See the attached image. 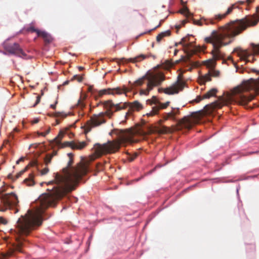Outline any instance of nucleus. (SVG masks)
Instances as JSON below:
<instances>
[{
    "mask_svg": "<svg viewBox=\"0 0 259 259\" xmlns=\"http://www.w3.org/2000/svg\"><path fill=\"white\" fill-rule=\"evenodd\" d=\"M67 155L70 157L67 166L63 168L62 174H55L54 180L47 183L48 185L54 186L47 189L48 193L42 194L31 204L32 209L28 210L25 215H22L16 222V228L10 230L16 242L9 246L7 252L0 254V259H8L15 251L21 252V247L24 237L41 225L45 210L50 206L55 205L57 200L74 190L82 177L89 171V166L85 163H79L76 166H72V155L71 153Z\"/></svg>",
    "mask_w": 259,
    "mask_h": 259,
    "instance_id": "nucleus-1",
    "label": "nucleus"
},
{
    "mask_svg": "<svg viewBox=\"0 0 259 259\" xmlns=\"http://www.w3.org/2000/svg\"><path fill=\"white\" fill-rule=\"evenodd\" d=\"M257 14L248 15L242 19L237 20L219 27L218 30H213L210 36L205 38L207 43L212 45L213 58L221 59L223 54L220 49L231 43L234 38L245 30L248 27L255 26L259 21V7L256 8Z\"/></svg>",
    "mask_w": 259,
    "mask_h": 259,
    "instance_id": "nucleus-2",
    "label": "nucleus"
},
{
    "mask_svg": "<svg viewBox=\"0 0 259 259\" xmlns=\"http://www.w3.org/2000/svg\"><path fill=\"white\" fill-rule=\"evenodd\" d=\"M259 90V80L250 78L244 80L242 83L235 87L229 92L224 94L218 100L212 103L213 109L221 108L223 106H229L235 103L241 106H246L252 100Z\"/></svg>",
    "mask_w": 259,
    "mask_h": 259,
    "instance_id": "nucleus-3",
    "label": "nucleus"
},
{
    "mask_svg": "<svg viewBox=\"0 0 259 259\" xmlns=\"http://www.w3.org/2000/svg\"><path fill=\"white\" fill-rule=\"evenodd\" d=\"M100 104L103 105L104 107L107 110L105 112H102L98 114H94L88 122V127L87 132H89L92 127L98 126L106 122L105 116L106 115L111 118L114 112L124 109L129 107L128 111L125 115V118H127L128 116L132 114L134 111H138L142 108V105L138 101H136L132 103L124 102L118 104H114L111 100L105 102H100ZM99 104H98L97 105Z\"/></svg>",
    "mask_w": 259,
    "mask_h": 259,
    "instance_id": "nucleus-4",
    "label": "nucleus"
},
{
    "mask_svg": "<svg viewBox=\"0 0 259 259\" xmlns=\"http://www.w3.org/2000/svg\"><path fill=\"white\" fill-rule=\"evenodd\" d=\"M112 133H114L118 136V142L108 141L103 144L96 143L94 145V154L96 157L103 154L116 151L121 145L125 144L137 142V140L133 138L134 132L131 130H115ZM112 134V132L110 133Z\"/></svg>",
    "mask_w": 259,
    "mask_h": 259,
    "instance_id": "nucleus-5",
    "label": "nucleus"
},
{
    "mask_svg": "<svg viewBox=\"0 0 259 259\" xmlns=\"http://www.w3.org/2000/svg\"><path fill=\"white\" fill-rule=\"evenodd\" d=\"M164 80V75L157 71L150 72L148 71L142 77L135 81L132 84V87H143L145 85L146 88L140 90L141 95H147L149 92L154 87L158 86Z\"/></svg>",
    "mask_w": 259,
    "mask_h": 259,
    "instance_id": "nucleus-6",
    "label": "nucleus"
},
{
    "mask_svg": "<svg viewBox=\"0 0 259 259\" xmlns=\"http://www.w3.org/2000/svg\"><path fill=\"white\" fill-rule=\"evenodd\" d=\"M89 91L91 93L93 96L96 100H97L99 97H101L104 95H121L122 94H126L128 91L127 89L125 87H117L114 88H108L107 89H103L100 91L95 90L93 87L90 86L89 87Z\"/></svg>",
    "mask_w": 259,
    "mask_h": 259,
    "instance_id": "nucleus-7",
    "label": "nucleus"
},
{
    "mask_svg": "<svg viewBox=\"0 0 259 259\" xmlns=\"http://www.w3.org/2000/svg\"><path fill=\"white\" fill-rule=\"evenodd\" d=\"M237 55L240 57V59L241 61H244L245 63L253 62L254 56L259 55V44L256 45L251 43L248 49H240L237 52Z\"/></svg>",
    "mask_w": 259,
    "mask_h": 259,
    "instance_id": "nucleus-8",
    "label": "nucleus"
},
{
    "mask_svg": "<svg viewBox=\"0 0 259 259\" xmlns=\"http://www.w3.org/2000/svg\"><path fill=\"white\" fill-rule=\"evenodd\" d=\"M1 199L4 206H0V211H4L6 209H14L15 213L19 211V209L17 208L19 201L17 196L15 193H11L3 195Z\"/></svg>",
    "mask_w": 259,
    "mask_h": 259,
    "instance_id": "nucleus-9",
    "label": "nucleus"
},
{
    "mask_svg": "<svg viewBox=\"0 0 259 259\" xmlns=\"http://www.w3.org/2000/svg\"><path fill=\"white\" fill-rule=\"evenodd\" d=\"M203 65L208 69V72L204 75L199 76L198 80L200 84H204L207 81L211 80V76H217L219 74V71L214 70L215 62L213 59H208L203 62Z\"/></svg>",
    "mask_w": 259,
    "mask_h": 259,
    "instance_id": "nucleus-10",
    "label": "nucleus"
},
{
    "mask_svg": "<svg viewBox=\"0 0 259 259\" xmlns=\"http://www.w3.org/2000/svg\"><path fill=\"white\" fill-rule=\"evenodd\" d=\"M147 102L152 106V110L146 114L148 116L158 114L160 109L166 108L169 104V102H166L165 103L162 104L155 97H153L152 100H148Z\"/></svg>",
    "mask_w": 259,
    "mask_h": 259,
    "instance_id": "nucleus-11",
    "label": "nucleus"
},
{
    "mask_svg": "<svg viewBox=\"0 0 259 259\" xmlns=\"http://www.w3.org/2000/svg\"><path fill=\"white\" fill-rule=\"evenodd\" d=\"M4 48L9 54L15 55L24 59L27 58V55L17 43L15 42L11 45H8L5 42Z\"/></svg>",
    "mask_w": 259,
    "mask_h": 259,
    "instance_id": "nucleus-12",
    "label": "nucleus"
},
{
    "mask_svg": "<svg viewBox=\"0 0 259 259\" xmlns=\"http://www.w3.org/2000/svg\"><path fill=\"white\" fill-rule=\"evenodd\" d=\"M181 75H179L177 80L171 86L164 89V93L168 95L178 93L182 91L185 86V82L181 78Z\"/></svg>",
    "mask_w": 259,
    "mask_h": 259,
    "instance_id": "nucleus-13",
    "label": "nucleus"
},
{
    "mask_svg": "<svg viewBox=\"0 0 259 259\" xmlns=\"http://www.w3.org/2000/svg\"><path fill=\"white\" fill-rule=\"evenodd\" d=\"M194 123V121L191 117L185 116L183 118L178 121V129L182 130L183 129L189 130Z\"/></svg>",
    "mask_w": 259,
    "mask_h": 259,
    "instance_id": "nucleus-14",
    "label": "nucleus"
},
{
    "mask_svg": "<svg viewBox=\"0 0 259 259\" xmlns=\"http://www.w3.org/2000/svg\"><path fill=\"white\" fill-rule=\"evenodd\" d=\"M193 23L194 24L198 25L199 26H202L203 24L205 25H208L209 24H214V21L213 19H207L204 17H201L200 20H196L192 19Z\"/></svg>",
    "mask_w": 259,
    "mask_h": 259,
    "instance_id": "nucleus-15",
    "label": "nucleus"
},
{
    "mask_svg": "<svg viewBox=\"0 0 259 259\" xmlns=\"http://www.w3.org/2000/svg\"><path fill=\"white\" fill-rule=\"evenodd\" d=\"M185 64L188 67L186 70L191 71L194 68H197L199 66L200 63L197 61H194L190 58H188L185 60Z\"/></svg>",
    "mask_w": 259,
    "mask_h": 259,
    "instance_id": "nucleus-16",
    "label": "nucleus"
},
{
    "mask_svg": "<svg viewBox=\"0 0 259 259\" xmlns=\"http://www.w3.org/2000/svg\"><path fill=\"white\" fill-rule=\"evenodd\" d=\"M34 30L36 31L38 36L42 37L46 42H50L52 41V38L51 36L47 32L45 31H41L38 29H34Z\"/></svg>",
    "mask_w": 259,
    "mask_h": 259,
    "instance_id": "nucleus-17",
    "label": "nucleus"
},
{
    "mask_svg": "<svg viewBox=\"0 0 259 259\" xmlns=\"http://www.w3.org/2000/svg\"><path fill=\"white\" fill-rule=\"evenodd\" d=\"M217 92V90L215 88L209 90L207 93L204 94L203 97L199 96L196 99V102H199L201 100L203 99H208L211 97L215 96L216 93Z\"/></svg>",
    "mask_w": 259,
    "mask_h": 259,
    "instance_id": "nucleus-18",
    "label": "nucleus"
},
{
    "mask_svg": "<svg viewBox=\"0 0 259 259\" xmlns=\"http://www.w3.org/2000/svg\"><path fill=\"white\" fill-rule=\"evenodd\" d=\"M85 142L74 143V142H67L65 146L70 147L72 149H81L86 146Z\"/></svg>",
    "mask_w": 259,
    "mask_h": 259,
    "instance_id": "nucleus-19",
    "label": "nucleus"
},
{
    "mask_svg": "<svg viewBox=\"0 0 259 259\" xmlns=\"http://www.w3.org/2000/svg\"><path fill=\"white\" fill-rule=\"evenodd\" d=\"M170 34V31L167 30L164 32H162L159 34L156 37V40L157 42H160L161 40L165 36H169Z\"/></svg>",
    "mask_w": 259,
    "mask_h": 259,
    "instance_id": "nucleus-20",
    "label": "nucleus"
},
{
    "mask_svg": "<svg viewBox=\"0 0 259 259\" xmlns=\"http://www.w3.org/2000/svg\"><path fill=\"white\" fill-rule=\"evenodd\" d=\"M147 58V56L145 55H143V54H141L139 56H138L137 57H135L134 58H130L128 59V61H130V62H139V61H141L144 59H145V58Z\"/></svg>",
    "mask_w": 259,
    "mask_h": 259,
    "instance_id": "nucleus-21",
    "label": "nucleus"
},
{
    "mask_svg": "<svg viewBox=\"0 0 259 259\" xmlns=\"http://www.w3.org/2000/svg\"><path fill=\"white\" fill-rule=\"evenodd\" d=\"M63 133L61 131L60 132L59 134H58V135L57 136V137H56L55 139H54V142H55V144L58 146H60V145L61 144V140L62 139V138L63 137Z\"/></svg>",
    "mask_w": 259,
    "mask_h": 259,
    "instance_id": "nucleus-22",
    "label": "nucleus"
},
{
    "mask_svg": "<svg viewBox=\"0 0 259 259\" xmlns=\"http://www.w3.org/2000/svg\"><path fill=\"white\" fill-rule=\"evenodd\" d=\"M33 177V175L31 174L29 175V177L25 180L24 182L26 183L27 185L32 186L34 185Z\"/></svg>",
    "mask_w": 259,
    "mask_h": 259,
    "instance_id": "nucleus-23",
    "label": "nucleus"
},
{
    "mask_svg": "<svg viewBox=\"0 0 259 259\" xmlns=\"http://www.w3.org/2000/svg\"><path fill=\"white\" fill-rule=\"evenodd\" d=\"M189 37V35L188 36H186L185 37H183L182 38L181 40L179 43H176L175 46H177L178 44H181L184 47L188 48L189 47V44H185V42L188 41V37Z\"/></svg>",
    "mask_w": 259,
    "mask_h": 259,
    "instance_id": "nucleus-24",
    "label": "nucleus"
},
{
    "mask_svg": "<svg viewBox=\"0 0 259 259\" xmlns=\"http://www.w3.org/2000/svg\"><path fill=\"white\" fill-rule=\"evenodd\" d=\"M180 13L185 15L187 18H189L190 16H192V14L189 12L187 7H184L182 10H181L180 11Z\"/></svg>",
    "mask_w": 259,
    "mask_h": 259,
    "instance_id": "nucleus-25",
    "label": "nucleus"
},
{
    "mask_svg": "<svg viewBox=\"0 0 259 259\" xmlns=\"http://www.w3.org/2000/svg\"><path fill=\"white\" fill-rule=\"evenodd\" d=\"M235 8H237V9H240L239 7L238 6H236V4H232L231 7H230L229 8H228L227 12L224 14L226 16L227 15L229 14L230 13H231L232 12V11H233V10L234 9H235Z\"/></svg>",
    "mask_w": 259,
    "mask_h": 259,
    "instance_id": "nucleus-26",
    "label": "nucleus"
},
{
    "mask_svg": "<svg viewBox=\"0 0 259 259\" xmlns=\"http://www.w3.org/2000/svg\"><path fill=\"white\" fill-rule=\"evenodd\" d=\"M56 154V152H54V153L53 155H50V154L47 155L45 158V161L46 164H48L49 163H50L52 158L53 157V156L54 155H55Z\"/></svg>",
    "mask_w": 259,
    "mask_h": 259,
    "instance_id": "nucleus-27",
    "label": "nucleus"
},
{
    "mask_svg": "<svg viewBox=\"0 0 259 259\" xmlns=\"http://www.w3.org/2000/svg\"><path fill=\"white\" fill-rule=\"evenodd\" d=\"M167 118H171L173 120H176L175 118V113H174V111H172V110L167 113Z\"/></svg>",
    "mask_w": 259,
    "mask_h": 259,
    "instance_id": "nucleus-28",
    "label": "nucleus"
},
{
    "mask_svg": "<svg viewBox=\"0 0 259 259\" xmlns=\"http://www.w3.org/2000/svg\"><path fill=\"white\" fill-rule=\"evenodd\" d=\"M226 16L225 14H217L214 16V19L218 20H220L225 18Z\"/></svg>",
    "mask_w": 259,
    "mask_h": 259,
    "instance_id": "nucleus-29",
    "label": "nucleus"
},
{
    "mask_svg": "<svg viewBox=\"0 0 259 259\" xmlns=\"http://www.w3.org/2000/svg\"><path fill=\"white\" fill-rule=\"evenodd\" d=\"M77 106L80 108H83L85 106V104L84 102L80 99L78 100Z\"/></svg>",
    "mask_w": 259,
    "mask_h": 259,
    "instance_id": "nucleus-30",
    "label": "nucleus"
},
{
    "mask_svg": "<svg viewBox=\"0 0 259 259\" xmlns=\"http://www.w3.org/2000/svg\"><path fill=\"white\" fill-rule=\"evenodd\" d=\"M72 80L73 79H76L79 82H81L82 80V77L78 75H75L73 76L72 77Z\"/></svg>",
    "mask_w": 259,
    "mask_h": 259,
    "instance_id": "nucleus-31",
    "label": "nucleus"
},
{
    "mask_svg": "<svg viewBox=\"0 0 259 259\" xmlns=\"http://www.w3.org/2000/svg\"><path fill=\"white\" fill-rule=\"evenodd\" d=\"M138 156V154L137 153H134L132 155H130L128 159L130 161L134 160Z\"/></svg>",
    "mask_w": 259,
    "mask_h": 259,
    "instance_id": "nucleus-32",
    "label": "nucleus"
},
{
    "mask_svg": "<svg viewBox=\"0 0 259 259\" xmlns=\"http://www.w3.org/2000/svg\"><path fill=\"white\" fill-rule=\"evenodd\" d=\"M55 116L56 117H65L66 116V114L64 113H62V112H56L55 113Z\"/></svg>",
    "mask_w": 259,
    "mask_h": 259,
    "instance_id": "nucleus-33",
    "label": "nucleus"
},
{
    "mask_svg": "<svg viewBox=\"0 0 259 259\" xmlns=\"http://www.w3.org/2000/svg\"><path fill=\"white\" fill-rule=\"evenodd\" d=\"M49 171V168L48 167H46L41 170L40 173L41 175H45L47 174Z\"/></svg>",
    "mask_w": 259,
    "mask_h": 259,
    "instance_id": "nucleus-34",
    "label": "nucleus"
},
{
    "mask_svg": "<svg viewBox=\"0 0 259 259\" xmlns=\"http://www.w3.org/2000/svg\"><path fill=\"white\" fill-rule=\"evenodd\" d=\"M50 129L49 128L47 130H46L44 132H41L39 134V135L41 136L45 137L47 135H48L50 132Z\"/></svg>",
    "mask_w": 259,
    "mask_h": 259,
    "instance_id": "nucleus-35",
    "label": "nucleus"
},
{
    "mask_svg": "<svg viewBox=\"0 0 259 259\" xmlns=\"http://www.w3.org/2000/svg\"><path fill=\"white\" fill-rule=\"evenodd\" d=\"M7 223V220L2 217H0V224H6Z\"/></svg>",
    "mask_w": 259,
    "mask_h": 259,
    "instance_id": "nucleus-36",
    "label": "nucleus"
},
{
    "mask_svg": "<svg viewBox=\"0 0 259 259\" xmlns=\"http://www.w3.org/2000/svg\"><path fill=\"white\" fill-rule=\"evenodd\" d=\"M40 100V97L37 96V99H36L35 103L33 105L34 107L37 104H38L39 103Z\"/></svg>",
    "mask_w": 259,
    "mask_h": 259,
    "instance_id": "nucleus-37",
    "label": "nucleus"
},
{
    "mask_svg": "<svg viewBox=\"0 0 259 259\" xmlns=\"http://www.w3.org/2000/svg\"><path fill=\"white\" fill-rule=\"evenodd\" d=\"M27 166L25 167V168L24 169H23V170L21 171L18 175V177H20L21 175H22L27 169Z\"/></svg>",
    "mask_w": 259,
    "mask_h": 259,
    "instance_id": "nucleus-38",
    "label": "nucleus"
},
{
    "mask_svg": "<svg viewBox=\"0 0 259 259\" xmlns=\"http://www.w3.org/2000/svg\"><path fill=\"white\" fill-rule=\"evenodd\" d=\"M172 111H174V113H175V116L177 114H179V109H176V108H173L172 110Z\"/></svg>",
    "mask_w": 259,
    "mask_h": 259,
    "instance_id": "nucleus-39",
    "label": "nucleus"
},
{
    "mask_svg": "<svg viewBox=\"0 0 259 259\" xmlns=\"http://www.w3.org/2000/svg\"><path fill=\"white\" fill-rule=\"evenodd\" d=\"M24 160V158L23 157H21L19 159H18L17 161H16V163L17 164H19V162L20 161H22Z\"/></svg>",
    "mask_w": 259,
    "mask_h": 259,
    "instance_id": "nucleus-40",
    "label": "nucleus"
},
{
    "mask_svg": "<svg viewBox=\"0 0 259 259\" xmlns=\"http://www.w3.org/2000/svg\"><path fill=\"white\" fill-rule=\"evenodd\" d=\"M57 103V101L56 102L55 104H52L51 105L50 107L51 108H53V109H55L56 108V104Z\"/></svg>",
    "mask_w": 259,
    "mask_h": 259,
    "instance_id": "nucleus-41",
    "label": "nucleus"
},
{
    "mask_svg": "<svg viewBox=\"0 0 259 259\" xmlns=\"http://www.w3.org/2000/svg\"><path fill=\"white\" fill-rule=\"evenodd\" d=\"M245 3L244 1H238L237 4H240V5H243Z\"/></svg>",
    "mask_w": 259,
    "mask_h": 259,
    "instance_id": "nucleus-42",
    "label": "nucleus"
},
{
    "mask_svg": "<svg viewBox=\"0 0 259 259\" xmlns=\"http://www.w3.org/2000/svg\"><path fill=\"white\" fill-rule=\"evenodd\" d=\"M39 121V119H35L33 121V123H36L38 122Z\"/></svg>",
    "mask_w": 259,
    "mask_h": 259,
    "instance_id": "nucleus-43",
    "label": "nucleus"
},
{
    "mask_svg": "<svg viewBox=\"0 0 259 259\" xmlns=\"http://www.w3.org/2000/svg\"><path fill=\"white\" fill-rule=\"evenodd\" d=\"M34 29H36L33 28V27H32L29 28V30H31L33 32H36V31H34Z\"/></svg>",
    "mask_w": 259,
    "mask_h": 259,
    "instance_id": "nucleus-44",
    "label": "nucleus"
},
{
    "mask_svg": "<svg viewBox=\"0 0 259 259\" xmlns=\"http://www.w3.org/2000/svg\"><path fill=\"white\" fill-rule=\"evenodd\" d=\"M246 2L248 4H249L252 3V0H246Z\"/></svg>",
    "mask_w": 259,
    "mask_h": 259,
    "instance_id": "nucleus-45",
    "label": "nucleus"
},
{
    "mask_svg": "<svg viewBox=\"0 0 259 259\" xmlns=\"http://www.w3.org/2000/svg\"><path fill=\"white\" fill-rule=\"evenodd\" d=\"M69 80H66L65 81L64 83H63V85H66L68 83H69Z\"/></svg>",
    "mask_w": 259,
    "mask_h": 259,
    "instance_id": "nucleus-46",
    "label": "nucleus"
},
{
    "mask_svg": "<svg viewBox=\"0 0 259 259\" xmlns=\"http://www.w3.org/2000/svg\"><path fill=\"white\" fill-rule=\"evenodd\" d=\"M126 60L124 58H122L120 59V61L123 62V61H126Z\"/></svg>",
    "mask_w": 259,
    "mask_h": 259,
    "instance_id": "nucleus-47",
    "label": "nucleus"
},
{
    "mask_svg": "<svg viewBox=\"0 0 259 259\" xmlns=\"http://www.w3.org/2000/svg\"><path fill=\"white\" fill-rule=\"evenodd\" d=\"M187 21L186 20H184L182 22H183V25H184L185 24H186L187 23Z\"/></svg>",
    "mask_w": 259,
    "mask_h": 259,
    "instance_id": "nucleus-48",
    "label": "nucleus"
},
{
    "mask_svg": "<svg viewBox=\"0 0 259 259\" xmlns=\"http://www.w3.org/2000/svg\"><path fill=\"white\" fill-rule=\"evenodd\" d=\"M79 69L80 70H82V69H83V67H79Z\"/></svg>",
    "mask_w": 259,
    "mask_h": 259,
    "instance_id": "nucleus-49",
    "label": "nucleus"
},
{
    "mask_svg": "<svg viewBox=\"0 0 259 259\" xmlns=\"http://www.w3.org/2000/svg\"><path fill=\"white\" fill-rule=\"evenodd\" d=\"M178 50H176V51H175V55H176V54H177V52H178Z\"/></svg>",
    "mask_w": 259,
    "mask_h": 259,
    "instance_id": "nucleus-50",
    "label": "nucleus"
},
{
    "mask_svg": "<svg viewBox=\"0 0 259 259\" xmlns=\"http://www.w3.org/2000/svg\"><path fill=\"white\" fill-rule=\"evenodd\" d=\"M238 191H239V188H237V194H238Z\"/></svg>",
    "mask_w": 259,
    "mask_h": 259,
    "instance_id": "nucleus-51",
    "label": "nucleus"
},
{
    "mask_svg": "<svg viewBox=\"0 0 259 259\" xmlns=\"http://www.w3.org/2000/svg\"><path fill=\"white\" fill-rule=\"evenodd\" d=\"M236 69H237L236 71H238V69H237V67H236Z\"/></svg>",
    "mask_w": 259,
    "mask_h": 259,
    "instance_id": "nucleus-52",
    "label": "nucleus"
}]
</instances>
